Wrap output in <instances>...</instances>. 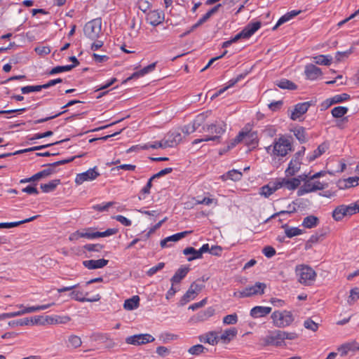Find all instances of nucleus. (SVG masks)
<instances>
[{
  "instance_id": "9b49d317",
  "label": "nucleus",
  "mask_w": 359,
  "mask_h": 359,
  "mask_svg": "<svg viewBox=\"0 0 359 359\" xmlns=\"http://www.w3.org/2000/svg\"><path fill=\"white\" fill-rule=\"evenodd\" d=\"M46 165L48 166L49 168L36 173L31 177L25 178V179L21 180L20 181V183L24 184V183H27V182H35L36 180H39L41 178L48 177V176L50 175L51 174L55 172V170L54 169L55 167L50 166V165H48V164H47Z\"/></svg>"
},
{
  "instance_id": "5fc2aeb1",
  "label": "nucleus",
  "mask_w": 359,
  "mask_h": 359,
  "mask_svg": "<svg viewBox=\"0 0 359 359\" xmlns=\"http://www.w3.org/2000/svg\"><path fill=\"white\" fill-rule=\"evenodd\" d=\"M191 231H185L180 233H175L174 235H172L170 236L167 237V240L169 241V242H176L180 241V239L184 238L187 235L191 233Z\"/></svg>"
},
{
  "instance_id": "8fccbe9b",
  "label": "nucleus",
  "mask_w": 359,
  "mask_h": 359,
  "mask_svg": "<svg viewBox=\"0 0 359 359\" xmlns=\"http://www.w3.org/2000/svg\"><path fill=\"white\" fill-rule=\"evenodd\" d=\"M69 346L74 348H79L82 344L81 338L76 335H71L68 339Z\"/></svg>"
},
{
  "instance_id": "6e6d98bb",
  "label": "nucleus",
  "mask_w": 359,
  "mask_h": 359,
  "mask_svg": "<svg viewBox=\"0 0 359 359\" xmlns=\"http://www.w3.org/2000/svg\"><path fill=\"white\" fill-rule=\"evenodd\" d=\"M84 155H85V154H80V155H78V156H72V157L69 158L67 159H64V160L58 161L54 162L53 163H48V165L53 166V167H57L58 165H65L66 163L72 162L75 158L82 157Z\"/></svg>"
},
{
  "instance_id": "603ef678",
  "label": "nucleus",
  "mask_w": 359,
  "mask_h": 359,
  "mask_svg": "<svg viewBox=\"0 0 359 359\" xmlns=\"http://www.w3.org/2000/svg\"><path fill=\"white\" fill-rule=\"evenodd\" d=\"M167 147H168V146H165V142L163 139L162 141L154 142L153 144L147 143L142 147V149H148L150 148L157 149V148H167Z\"/></svg>"
},
{
  "instance_id": "72a5a7b5",
  "label": "nucleus",
  "mask_w": 359,
  "mask_h": 359,
  "mask_svg": "<svg viewBox=\"0 0 359 359\" xmlns=\"http://www.w3.org/2000/svg\"><path fill=\"white\" fill-rule=\"evenodd\" d=\"M319 222V219L314 215L306 217L302 222V226L307 229L316 227Z\"/></svg>"
},
{
  "instance_id": "ddd939ff",
  "label": "nucleus",
  "mask_w": 359,
  "mask_h": 359,
  "mask_svg": "<svg viewBox=\"0 0 359 359\" xmlns=\"http://www.w3.org/2000/svg\"><path fill=\"white\" fill-rule=\"evenodd\" d=\"M277 182L278 189L285 187L289 190H294L300 185V180L299 178L280 179Z\"/></svg>"
},
{
  "instance_id": "3c124183",
  "label": "nucleus",
  "mask_w": 359,
  "mask_h": 359,
  "mask_svg": "<svg viewBox=\"0 0 359 359\" xmlns=\"http://www.w3.org/2000/svg\"><path fill=\"white\" fill-rule=\"evenodd\" d=\"M344 188H351L359 184V177H351L344 180Z\"/></svg>"
},
{
  "instance_id": "c9c22d12",
  "label": "nucleus",
  "mask_w": 359,
  "mask_h": 359,
  "mask_svg": "<svg viewBox=\"0 0 359 359\" xmlns=\"http://www.w3.org/2000/svg\"><path fill=\"white\" fill-rule=\"evenodd\" d=\"M259 140L257 132L248 130V151L255 149L258 146Z\"/></svg>"
},
{
  "instance_id": "774afa93",
  "label": "nucleus",
  "mask_w": 359,
  "mask_h": 359,
  "mask_svg": "<svg viewBox=\"0 0 359 359\" xmlns=\"http://www.w3.org/2000/svg\"><path fill=\"white\" fill-rule=\"evenodd\" d=\"M223 323L226 325H233L237 323V315L236 313L227 315L223 319Z\"/></svg>"
},
{
  "instance_id": "f3484780",
  "label": "nucleus",
  "mask_w": 359,
  "mask_h": 359,
  "mask_svg": "<svg viewBox=\"0 0 359 359\" xmlns=\"http://www.w3.org/2000/svg\"><path fill=\"white\" fill-rule=\"evenodd\" d=\"M305 75L308 79L314 80L322 74L321 69L313 64H309L305 67Z\"/></svg>"
},
{
  "instance_id": "0e129e2a",
  "label": "nucleus",
  "mask_w": 359,
  "mask_h": 359,
  "mask_svg": "<svg viewBox=\"0 0 359 359\" xmlns=\"http://www.w3.org/2000/svg\"><path fill=\"white\" fill-rule=\"evenodd\" d=\"M247 136V131L242 130L238 135L230 142L231 147H234L237 144L240 143Z\"/></svg>"
},
{
  "instance_id": "412c9836",
  "label": "nucleus",
  "mask_w": 359,
  "mask_h": 359,
  "mask_svg": "<svg viewBox=\"0 0 359 359\" xmlns=\"http://www.w3.org/2000/svg\"><path fill=\"white\" fill-rule=\"evenodd\" d=\"M199 340L203 343H208L210 345H215L219 342V337L215 332H209L199 336Z\"/></svg>"
},
{
  "instance_id": "393cba45",
  "label": "nucleus",
  "mask_w": 359,
  "mask_h": 359,
  "mask_svg": "<svg viewBox=\"0 0 359 359\" xmlns=\"http://www.w3.org/2000/svg\"><path fill=\"white\" fill-rule=\"evenodd\" d=\"M312 180H309L304 182L303 186H302L297 191L298 196H302L304 194L317 191L318 187H314Z\"/></svg>"
},
{
  "instance_id": "680f3d73",
  "label": "nucleus",
  "mask_w": 359,
  "mask_h": 359,
  "mask_svg": "<svg viewBox=\"0 0 359 359\" xmlns=\"http://www.w3.org/2000/svg\"><path fill=\"white\" fill-rule=\"evenodd\" d=\"M304 326L306 329L310 330L313 332H316L318 329V324L315 323L311 318H308L304 321Z\"/></svg>"
},
{
  "instance_id": "aec40b11",
  "label": "nucleus",
  "mask_w": 359,
  "mask_h": 359,
  "mask_svg": "<svg viewBox=\"0 0 359 359\" xmlns=\"http://www.w3.org/2000/svg\"><path fill=\"white\" fill-rule=\"evenodd\" d=\"M190 271L189 266H182L177 270L174 276L171 278L170 281L172 284L179 283L187 276Z\"/></svg>"
},
{
  "instance_id": "f257e3e1",
  "label": "nucleus",
  "mask_w": 359,
  "mask_h": 359,
  "mask_svg": "<svg viewBox=\"0 0 359 359\" xmlns=\"http://www.w3.org/2000/svg\"><path fill=\"white\" fill-rule=\"evenodd\" d=\"M117 232L118 229H108L103 232H94L91 228H88L85 229L83 231H76L74 233H72L69 237V240L71 241H74L79 240L80 238L93 239L99 237L109 236L116 234Z\"/></svg>"
},
{
  "instance_id": "9d476101",
  "label": "nucleus",
  "mask_w": 359,
  "mask_h": 359,
  "mask_svg": "<svg viewBox=\"0 0 359 359\" xmlns=\"http://www.w3.org/2000/svg\"><path fill=\"white\" fill-rule=\"evenodd\" d=\"M165 146L173 147L182 140V135L179 129L170 131L164 137Z\"/></svg>"
},
{
  "instance_id": "69168bd1",
  "label": "nucleus",
  "mask_w": 359,
  "mask_h": 359,
  "mask_svg": "<svg viewBox=\"0 0 359 359\" xmlns=\"http://www.w3.org/2000/svg\"><path fill=\"white\" fill-rule=\"evenodd\" d=\"M247 136V131L242 130L238 135L230 142L231 147H234L237 144L240 143Z\"/></svg>"
},
{
  "instance_id": "1a4fd4ad",
  "label": "nucleus",
  "mask_w": 359,
  "mask_h": 359,
  "mask_svg": "<svg viewBox=\"0 0 359 359\" xmlns=\"http://www.w3.org/2000/svg\"><path fill=\"white\" fill-rule=\"evenodd\" d=\"M97 167H94L93 168H90L87 171L77 174L75 182L77 184H81L86 181H92L95 180L97 177L100 175V174L96 170Z\"/></svg>"
},
{
  "instance_id": "20e7f679",
  "label": "nucleus",
  "mask_w": 359,
  "mask_h": 359,
  "mask_svg": "<svg viewBox=\"0 0 359 359\" xmlns=\"http://www.w3.org/2000/svg\"><path fill=\"white\" fill-rule=\"evenodd\" d=\"M274 325L278 327H284L290 325L294 320L291 312L287 311H274L271 315Z\"/></svg>"
},
{
  "instance_id": "2f4dec72",
  "label": "nucleus",
  "mask_w": 359,
  "mask_h": 359,
  "mask_svg": "<svg viewBox=\"0 0 359 359\" xmlns=\"http://www.w3.org/2000/svg\"><path fill=\"white\" fill-rule=\"evenodd\" d=\"M278 189V187L277 186V182L273 183L272 185L269 184L264 185L260 188L259 194L262 196H264V197L268 198L269 196H271L273 193H274Z\"/></svg>"
},
{
  "instance_id": "a19ab883",
  "label": "nucleus",
  "mask_w": 359,
  "mask_h": 359,
  "mask_svg": "<svg viewBox=\"0 0 359 359\" xmlns=\"http://www.w3.org/2000/svg\"><path fill=\"white\" fill-rule=\"evenodd\" d=\"M243 175L241 172L236 170H232L226 172L225 175L221 176L223 180H226L227 179H230L233 181L240 180L242 177Z\"/></svg>"
},
{
  "instance_id": "e2e57ef3",
  "label": "nucleus",
  "mask_w": 359,
  "mask_h": 359,
  "mask_svg": "<svg viewBox=\"0 0 359 359\" xmlns=\"http://www.w3.org/2000/svg\"><path fill=\"white\" fill-rule=\"evenodd\" d=\"M104 248L101 244H86L83 248L89 252H100Z\"/></svg>"
},
{
  "instance_id": "f03ea898",
  "label": "nucleus",
  "mask_w": 359,
  "mask_h": 359,
  "mask_svg": "<svg viewBox=\"0 0 359 359\" xmlns=\"http://www.w3.org/2000/svg\"><path fill=\"white\" fill-rule=\"evenodd\" d=\"M298 281L304 285H311L316 278V271L309 266L301 264L296 266Z\"/></svg>"
},
{
  "instance_id": "de8ad7c7",
  "label": "nucleus",
  "mask_w": 359,
  "mask_h": 359,
  "mask_svg": "<svg viewBox=\"0 0 359 359\" xmlns=\"http://www.w3.org/2000/svg\"><path fill=\"white\" fill-rule=\"evenodd\" d=\"M347 107L339 106L334 107L332 109L331 113L334 118H341L347 113Z\"/></svg>"
},
{
  "instance_id": "338daca9",
  "label": "nucleus",
  "mask_w": 359,
  "mask_h": 359,
  "mask_svg": "<svg viewBox=\"0 0 359 359\" xmlns=\"http://www.w3.org/2000/svg\"><path fill=\"white\" fill-rule=\"evenodd\" d=\"M9 325L13 327L28 325H30V320H29L28 318H25L22 319L11 321L9 323Z\"/></svg>"
},
{
  "instance_id": "bb28decb",
  "label": "nucleus",
  "mask_w": 359,
  "mask_h": 359,
  "mask_svg": "<svg viewBox=\"0 0 359 359\" xmlns=\"http://www.w3.org/2000/svg\"><path fill=\"white\" fill-rule=\"evenodd\" d=\"M301 161L292 158L288 165V168L285 170L287 176L294 175L300 169Z\"/></svg>"
},
{
  "instance_id": "4be33fe9",
  "label": "nucleus",
  "mask_w": 359,
  "mask_h": 359,
  "mask_svg": "<svg viewBox=\"0 0 359 359\" xmlns=\"http://www.w3.org/2000/svg\"><path fill=\"white\" fill-rule=\"evenodd\" d=\"M70 297L72 299H74L76 301L81 302H96L100 299V294H97L94 298L90 299L83 297V293L80 291L76 290H72V292L70 293Z\"/></svg>"
},
{
  "instance_id": "cd10ccee",
  "label": "nucleus",
  "mask_w": 359,
  "mask_h": 359,
  "mask_svg": "<svg viewBox=\"0 0 359 359\" xmlns=\"http://www.w3.org/2000/svg\"><path fill=\"white\" fill-rule=\"evenodd\" d=\"M301 12V11H292L290 12L287 13L278 20L276 25L273 27V30H276L282 24L289 21L290 20L299 14Z\"/></svg>"
},
{
  "instance_id": "39448f33",
  "label": "nucleus",
  "mask_w": 359,
  "mask_h": 359,
  "mask_svg": "<svg viewBox=\"0 0 359 359\" xmlns=\"http://www.w3.org/2000/svg\"><path fill=\"white\" fill-rule=\"evenodd\" d=\"M289 151H292V144L288 139L280 137L278 140L275 141L273 149L274 155L285 156Z\"/></svg>"
},
{
  "instance_id": "f704fd0d",
  "label": "nucleus",
  "mask_w": 359,
  "mask_h": 359,
  "mask_svg": "<svg viewBox=\"0 0 359 359\" xmlns=\"http://www.w3.org/2000/svg\"><path fill=\"white\" fill-rule=\"evenodd\" d=\"M292 131L300 143H304L306 142V130L304 127L297 126L292 130Z\"/></svg>"
},
{
  "instance_id": "4468645a",
  "label": "nucleus",
  "mask_w": 359,
  "mask_h": 359,
  "mask_svg": "<svg viewBox=\"0 0 359 359\" xmlns=\"http://www.w3.org/2000/svg\"><path fill=\"white\" fill-rule=\"evenodd\" d=\"M247 76V72H245L242 74H240L239 75H238L235 78H233L231 79L229 82H228V85L222 88H221L220 90H219L218 91H217L215 93H214L212 97H211V99L213 100L214 98L218 97L219 95H220L222 93H223L224 92H225L228 88L233 86L234 85H236V83H238V82H240L241 81L243 80Z\"/></svg>"
},
{
  "instance_id": "5701e85b",
  "label": "nucleus",
  "mask_w": 359,
  "mask_h": 359,
  "mask_svg": "<svg viewBox=\"0 0 359 359\" xmlns=\"http://www.w3.org/2000/svg\"><path fill=\"white\" fill-rule=\"evenodd\" d=\"M271 311V307L255 306L250 311V315L253 318L264 317Z\"/></svg>"
},
{
  "instance_id": "7c9ffc66",
  "label": "nucleus",
  "mask_w": 359,
  "mask_h": 359,
  "mask_svg": "<svg viewBox=\"0 0 359 359\" xmlns=\"http://www.w3.org/2000/svg\"><path fill=\"white\" fill-rule=\"evenodd\" d=\"M275 84L282 89L293 90L297 88V86L294 83L286 79H282L279 81H276Z\"/></svg>"
},
{
  "instance_id": "c03bdc74",
  "label": "nucleus",
  "mask_w": 359,
  "mask_h": 359,
  "mask_svg": "<svg viewBox=\"0 0 359 359\" xmlns=\"http://www.w3.org/2000/svg\"><path fill=\"white\" fill-rule=\"evenodd\" d=\"M198 250H196L193 247H188L183 250V254L185 255H191V257L187 258L189 262H191L196 259H201V256H198Z\"/></svg>"
},
{
  "instance_id": "c756f323",
  "label": "nucleus",
  "mask_w": 359,
  "mask_h": 359,
  "mask_svg": "<svg viewBox=\"0 0 359 359\" xmlns=\"http://www.w3.org/2000/svg\"><path fill=\"white\" fill-rule=\"evenodd\" d=\"M156 65V62H153V63L149 65L148 66L144 67L142 69L134 72L130 77L128 78V80H130L132 79L142 76L148 74L149 72H152L155 69Z\"/></svg>"
},
{
  "instance_id": "6e6552de",
  "label": "nucleus",
  "mask_w": 359,
  "mask_h": 359,
  "mask_svg": "<svg viewBox=\"0 0 359 359\" xmlns=\"http://www.w3.org/2000/svg\"><path fill=\"white\" fill-rule=\"evenodd\" d=\"M262 344L264 346H280L283 344L280 330H276L262 339Z\"/></svg>"
},
{
  "instance_id": "a211bd4d",
  "label": "nucleus",
  "mask_w": 359,
  "mask_h": 359,
  "mask_svg": "<svg viewBox=\"0 0 359 359\" xmlns=\"http://www.w3.org/2000/svg\"><path fill=\"white\" fill-rule=\"evenodd\" d=\"M45 320L46 324H66L71 320V318L68 316H46Z\"/></svg>"
},
{
  "instance_id": "0eeeda50",
  "label": "nucleus",
  "mask_w": 359,
  "mask_h": 359,
  "mask_svg": "<svg viewBox=\"0 0 359 359\" xmlns=\"http://www.w3.org/2000/svg\"><path fill=\"white\" fill-rule=\"evenodd\" d=\"M155 338L149 334H139L128 337L126 342L128 344L140 346L153 342Z\"/></svg>"
},
{
  "instance_id": "bf43d9fd",
  "label": "nucleus",
  "mask_w": 359,
  "mask_h": 359,
  "mask_svg": "<svg viewBox=\"0 0 359 359\" xmlns=\"http://www.w3.org/2000/svg\"><path fill=\"white\" fill-rule=\"evenodd\" d=\"M261 22L256 21L248 24V38L255 33L261 27Z\"/></svg>"
},
{
  "instance_id": "13d9d810",
  "label": "nucleus",
  "mask_w": 359,
  "mask_h": 359,
  "mask_svg": "<svg viewBox=\"0 0 359 359\" xmlns=\"http://www.w3.org/2000/svg\"><path fill=\"white\" fill-rule=\"evenodd\" d=\"M152 187V181L151 180H149L147 184L145 185V187H144L141 191H140V196H138V198L139 200H144L145 198V197L144 196V195L146 194H150V189Z\"/></svg>"
},
{
  "instance_id": "f8f14e48",
  "label": "nucleus",
  "mask_w": 359,
  "mask_h": 359,
  "mask_svg": "<svg viewBox=\"0 0 359 359\" xmlns=\"http://www.w3.org/2000/svg\"><path fill=\"white\" fill-rule=\"evenodd\" d=\"M311 106L309 102L299 103L294 106V110L292 111L290 118L293 121L299 118L302 115L304 114Z\"/></svg>"
},
{
  "instance_id": "e433bc0d",
  "label": "nucleus",
  "mask_w": 359,
  "mask_h": 359,
  "mask_svg": "<svg viewBox=\"0 0 359 359\" xmlns=\"http://www.w3.org/2000/svg\"><path fill=\"white\" fill-rule=\"evenodd\" d=\"M285 229V233L287 238H292L302 233L303 231L297 227H289L287 224L282 225Z\"/></svg>"
},
{
  "instance_id": "79ce46f5",
  "label": "nucleus",
  "mask_w": 359,
  "mask_h": 359,
  "mask_svg": "<svg viewBox=\"0 0 359 359\" xmlns=\"http://www.w3.org/2000/svg\"><path fill=\"white\" fill-rule=\"evenodd\" d=\"M332 57L330 55H320L313 57V62L320 65H330Z\"/></svg>"
},
{
  "instance_id": "7ed1b4c3",
  "label": "nucleus",
  "mask_w": 359,
  "mask_h": 359,
  "mask_svg": "<svg viewBox=\"0 0 359 359\" xmlns=\"http://www.w3.org/2000/svg\"><path fill=\"white\" fill-rule=\"evenodd\" d=\"M102 29L101 18L93 19L87 22L83 27V32L86 37L91 40L98 38Z\"/></svg>"
},
{
  "instance_id": "2eb2a0df",
  "label": "nucleus",
  "mask_w": 359,
  "mask_h": 359,
  "mask_svg": "<svg viewBox=\"0 0 359 359\" xmlns=\"http://www.w3.org/2000/svg\"><path fill=\"white\" fill-rule=\"evenodd\" d=\"M164 20V15L162 12L154 10L148 13L147 15V20L153 26H157L161 24Z\"/></svg>"
},
{
  "instance_id": "a878e982",
  "label": "nucleus",
  "mask_w": 359,
  "mask_h": 359,
  "mask_svg": "<svg viewBox=\"0 0 359 359\" xmlns=\"http://www.w3.org/2000/svg\"><path fill=\"white\" fill-rule=\"evenodd\" d=\"M226 124L224 123L220 124H210L204 126L203 127V130L205 131H208L209 133H215L217 134L223 133L225 131Z\"/></svg>"
},
{
  "instance_id": "ea45409f",
  "label": "nucleus",
  "mask_w": 359,
  "mask_h": 359,
  "mask_svg": "<svg viewBox=\"0 0 359 359\" xmlns=\"http://www.w3.org/2000/svg\"><path fill=\"white\" fill-rule=\"evenodd\" d=\"M60 183V180H53L46 184H41V189L45 193L53 191L57 186Z\"/></svg>"
},
{
  "instance_id": "423d86ee",
  "label": "nucleus",
  "mask_w": 359,
  "mask_h": 359,
  "mask_svg": "<svg viewBox=\"0 0 359 359\" xmlns=\"http://www.w3.org/2000/svg\"><path fill=\"white\" fill-rule=\"evenodd\" d=\"M355 214V209L352 204L349 205H341L337 206L332 212V217L335 221H341L346 216Z\"/></svg>"
},
{
  "instance_id": "58836bf2",
  "label": "nucleus",
  "mask_w": 359,
  "mask_h": 359,
  "mask_svg": "<svg viewBox=\"0 0 359 359\" xmlns=\"http://www.w3.org/2000/svg\"><path fill=\"white\" fill-rule=\"evenodd\" d=\"M209 111L198 114L191 126V131H196L208 117Z\"/></svg>"
},
{
  "instance_id": "c85d7f7f",
  "label": "nucleus",
  "mask_w": 359,
  "mask_h": 359,
  "mask_svg": "<svg viewBox=\"0 0 359 359\" xmlns=\"http://www.w3.org/2000/svg\"><path fill=\"white\" fill-rule=\"evenodd\" d=\"M140 304V297L135 295L133 297L128 299L123 304V308L128 311H132L137 309Z\"/></svg>"
},
{
  "instance_id": "37998d69",
  "label": "nucleus",
  "mask_w": 359,
  "mask_h": 359,
  "mask_svg": "<svg viewBox=\"0 0 359 359\" xmlns=\"http://www.w3.org/2000/svg\"><path fill=\"white\" fill-rule=\"evenodd\" d=\"M196 296V294H194V291L189 287L187 292L181 298L180 301V306L185 305L190 300L195 299Z\"/></svg>"
},
{
  "instance_id": "052dcab7",
  "label": "nucleus",
  "mask_w": 359,
  "mask_h": 359,
  "mask_svg": "<svg viewBox=\"0 0 359 359\" xmlns=\"http://www.w3.org/2000/svg\"><path fill=\"white\" fill-rule=\"evenodd\" d=\"M221 6V4H217V6L212 8L210 11H208L201 19L200 20L203 22H205L213 14L217 12L219 8Z\"/></svg>"
},
{
  "instance_id": "a18cd8bd",
  "label": "nucleus",
  "mask_w": 359,
  "mask_h": 359,
  "mask_svg": "<svg viewBox=\"0 0 359 359\" xmlns=\"http://www.w3.org/2000/svg\"><path fill=\"white\" fill-rule=\"evenodd\" d=\"M208 351L207 348L201 344L194 345L188 350L189 353L194 355H198L201 353H206Z\"/></svg>"
},
{
  "instance_id": "09e8293b",
  "label": "nucleus",
  "mask_w": 359,
  "mask_h": 359,
  "mask_svg": "<svg viewBox=\"0 0 359 359\" xmlns=\"http://www.w3.org/2000/svg\"><path fill=\"white\" fill-rule=\"evenodd\" d=\"M74 67V65L57 66L53 68L50 72V75L56 74L63 72H69Z\"/></svg>"
},
{
  "instance_id": "dca6fc26",
  "label": "nucleus",
  "mask_w": 359,
  "mask_h": 359,
  "mask_svg": "<svg viewBox=\"0 0 359 359\" xmlns=\"http://www.w3.org/2000/svg\"><path fill=\"white\" fill-rule=\"evenodd\" d=\"M109 262V260L104 259H90L83 262V265L88 269H102Z\"/></svg>"
},
{
  "instance_id": "49530a36",
  "label": "nucleus",
  "mask_w": 359,
  "mask_h": 359,
  "mask_svg": "<svg viewBox=\"0 0 359 359\" xmlns=\"http://www.w3.org/2000/svg\"><path fill=\"white\" fill-rule=\"evenodd\" d=\"M236 333L237 331L235 328H231L225 330L219 339L223 340L224 342L230 341L231 339L236 336Z\"/></svg>"
},
{
  "instance_id": "6ab92c4d",
  "label": "nucleus",
  "mask_w": 359,
  "mask_h": 359,
  "mask_svg": "<svg viewBox=\"0 0 359 359\" xmlns=\"http://www.w3.org/2000/svg\"><path fill=\"white\" fill-rule=\"evenodd\" d=\"M215 313V309L212 307H209L206 310L200 311L196 315L194 316L191 320L194 322L204 321L212 316Z\"/></svg>"
},
{
  "instance_id": "864d4df0",
  "label": "nucleus",
  "mask_w": 359,
  "mask_h": 359,
  "mask_svg": "<svg viewBox=\"0 0 359 359\" xmlns=\"http://www.w3.org/2000/svg\"><path fill=\"white\" fill-rule=\"evenodd\" d=\"M359 299V289L355 287L351 290L350 295L348 298V304L351 305Z\"/></svg>"
},
{
  "instance_id": "b1692460",
  "label": "nucleus",
  "mask_w": 359,
  "mask_h": 359,
  "mask_svg": "<svg viewBox=\"0 0 359 359\" xmlns=\"http://www.w3.org/2000/svg\"><path fill=\"white\" fill-rule=\"evenodd\" d=\"M266 285L265 283L257 282L255 285L248 287V297L261 295L264 293Z\"/></svg>"
},
{
  "instance_id": "473e14b6",
  "label": "nucleus",
  "mask_w": 359,
  "mask_h": 359,
  "mask_svg": "<svg viewBox=\"0 0 359 359\" xmlns=\"http://www.w3.org/2000/svg\"><path fill=\"white\" fill-rule=\"evenodd\" d=\"M39 215H35V216H33L32 217H29L28 219H25L24 220H22V221H19V222H4V223H0V228H13V227H15V226H18L22 224H25V223H27V222H32L33 220H34L35 219H36Z\"/></svg>"
},
{
  "instance_id": "4c0bfd02",
  "label": "nucleus",
  "mask_w": 359,
  "mask_h": 359,
  "mask_svg": "<svg viewBox=\"0 0 359 359\" xmlns=\"http://www.w3.org/2000/svg\"><path fill=\"white\" fill-rule=\"evenodd\" d=\"M327 149V145L325 143H322L320 144L318 148L313 152V154L308 156V160L309 162L314 161L318 156L322 155Z\"/></svg>"
},
{
  "instance_id": "4d7b16f0",
  "label": "nucleus",
  "mask_w": 359,
  "mask_h": 359,
  "mask_svg": "<svg viewBox=\"0 0 359 359\" xmlns=\"http://www.w3.org/2000/svg\"><path fill=\"white\" fill-rule=\"evenodd\" d=\"M350 98V95L346 93L336 95L330 99L331 104H336L346 101Z\"/></svg>"
}]
</instances>
